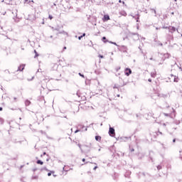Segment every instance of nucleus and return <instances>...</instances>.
Returning <instances> with one entry per match:
<instances>
[{"instance_id":"32","label":"nucleus","mask_w":182,"mask_h":182,"mask_svg":"<svg viewBox=\"0 0 182 182\" xmlns=\"http://www.w3.org/2000/svg\"><path fill=\"white\" fill-rule=\"evenodd\" d=\"M118 97H120V95H117Z\"/></svg>"},{"instance_id":"5","label":"nucleus","mask_w":182,"mask_h":182,"mask_svg":"<svg viewBox=\"0 0 182 182\" xmlns=\"http://www.w3.org/2000/svg\"><path fill=\"white\" fill-rule=\"evenodd\" d=\"M119 15H121V16H127V13L122 10L119 12Z\"/></svg>"},{"instance_id":"18","label":"nucleus","mask_w":182,"mask_h":182,"mask_svg":"<svg viewBox=\"0 0 182 182\" xmlns=\"http://www.w3.org/2000/svg\"><path fill=\"white\" fill-rule=\"evenodd\" d=\"M110 43H112V45H117L116 43H114V42H112V41H109Z\"/></svg>"},{"instance_id":"8","label":"nucleus","mask_w":182,"mask_h":182,"mask_svg":"<svg viewBox=\"0 0 182 182\" xmlns=\"http://www.w3.org/2000/svg\"><path fill=\"white\" fill-rule=\"evenodd\" d=\"M102 40L104 42V43H107V42H109V41L106 39V37H102Z\"/></svg>"},{"instance_id":"25","label":"nucleus","mask_w":182,"mask_h":182,"mask_svg":"<svg viewBox=\"0 0 182 182\" xmlns=\"http://www.w3.org/2000/svg\"><path fill=\"white\" fill-rule=\"evenodd\" d=\"M148 82H151V79L149 78V79L148 80Z\"/></svg>"},{"instance_id":"31","label":"nucleus","mask_w":182,"mask_h":182,"mask_svg":"<svg viewBox=\"0 0 182 182\" xmlns=\"http://www.w3.org/2000/svg\"><path fill=\"white\" fill-rule=\"evenodd\" d=\"M26 2H28V0H25Z\"/></svg>"},{"instance_id":"12","label":"nucleus","mask_w":182,"mask_h":182,"mask_svg":"<svg viewBox=\"0 0 182 182\" xmlns=\"http://www.w3.org/2000/svg\"><path fill=\"white\" fill-rule=\"evenodd\" d=\"M178 80H180V79L178 78V77H174V80H173L174 82H178Z\"/></svg>"},{"instance_id":"33","label":"nucleus","mask_w":182,"mask_h":182,"mask_svg":"<svg viewBox=\"0 0 182 182\" xmlns=\"http://www.w3.org/2000/svg\"><path fill=\"white\" fill-rule=\"evenodd\" d=\"M27 102H28V103H31V102H29V101H28Z\"/></svg>"},{"instance_id":"21","label":"nucleus","mask_w":182,"mask_h":182,"mask_svg":"<svg viewBox=\"0 0 182 182\" xmlns=\"http://www.w3.org/2000/svg\"><path fill=\"white\" fill-rule=\"evenodd\" d=\"M79 129H77L75 132V133H79Z\"/></svg>"},{"instance_id":"13","label":"nucleus","mask_w":182,"mask_h":182,"mask_svg":"<svg viewBox=\"0 0 182 182\" xmlns=\"http://www.w3.org/2000/svg\"><path fill=\"white\" fill-rule=\"evenodd\" d=\"M34 53H36V55L34 56V58H38V56H39V54H38V52H36V50H34Z\"/></svg>"},{"instance_id":"17","label":"nucleus","mask_w":182,"mask_h":182,"mask_svg":"<svg viewBox=\"0 0 182 182\" xmlns=\"http://www.w3.org/2000/svg\"><path fill=\"white\" fill-rule=\"evenodd\" d=\"M119 70H120V67H118V68H116L117 72H119Z\"/></svg>"},{"instance_id":"3","label":"nucleus","mask_w":182,"mask_h":182,"mask_svg":"<svg viewBox=\"0 0 182 182\" xmlns=\"http://www.w3.org/2000/svg\"><path fill=\"white\" fill-rule=\"evenodd\" d=\"M124 74H125L127 76H130V75H132V69H130V68H126L125 70H124Z\"/></svg>"},{"instance_id":"34","label":"nucleus","mask_w":182,"mask_h":182,"mask_svg":"<svg viewBox=\"0 0 182 182\" xmlns=\"http://www.w3.org/2000/svg\"><path fill=\"white\" fill-rule=\"evenodd\" d=\"M79 147H80V144H78Z\"/></svg>"},{"instance_id":"4","label":"nucleus","mask_w":182,"mask_h":182,"mask_svg":"<svg viewBox=\"0 0 182 182\" xmlns=\"http://www.w3.org/2000/svg\"><path fill=\"white\" fill-rule=\"evenodd\" d=\"M103 22H107V21H110V16L109 15L106 14L102 18Z\"/></svg>"},{"instance_id":"35","label":"nucleus","mask_w":182,"mask_h":182,"mask_svg":"<svg viewBox=\"0 0 182 182\" xmlns=\"http://www.w3.org/2000/svg\"><path fill=\"white\" fill-rule=\"evenodd\" d=\"M119 2H122V0H119Z\"/></svg>"},{"instance_id":"22","label":"nucleus","mask_w":182,"mask_h":182,"mask_svg":"<svg viewBox=\"0 0 182 182\" xmlns=\"http://www.w3.org/2000/svg\"><path fill=\"white\" fill-rule=\"evenodd\" d=\"M82 36V38H83V36H86V33H84L82 34V36Z\"/></svg>"},{"instance_id":"27","label":"nucleus","mask_w":182,"mask_h":182,"mask_svg":"<svg viewBox=\"0 0 182 182\" xmlns=\"http://www.w3.org/2000/svg\"><path fill=\"white\" fill-rule=\"evenodd\" d=\"M2 109H3L2 107H0V112H2Z\"/></svg>"},{"instance_id":"9","label":"nucleus","mask_w":182,"mask_h":182,"mask_svg":"<svg viewBox=\"0 0 182 182\" xmlns=\"http://www.w3.org/2000/svg\"><path fill=\"white\" fill-rule=\"evenodd\" d=\"M169 30L172 32H176V27H169Z\"/></svg>"},{"instance_id":"19","label":"nucleus","mask_w":182,"mask_h":182,"mask_svg":"<svg viewBox=\"0 0 182 182\" xmlns=\"http://www.w3.org/2000/svg\"><path fill=\"white\" fill-rule=\"evenodd\" d=\"M82 38H83V36H79V37H78L79 41H80V39H82Z\"/></svg>"},{"instance_id":"1","label":"nucleus","mask_w":182,"mask_h":182,"mask_svg":"<svg viewBox=\"0 0 182 182\" xmlns=\"http://www.w3.org/2000/svg\"><path fill=\"white\" fill-rule=\"evenodd\" d=\"M174 109L173 107H169L166 109V113H164V116L167 117H171V113H174Z\"/></svg>"},{"instance_id":"10","label":"nucleus","mask_w":182,"mask_h":182,"mask_svg":"<svg viewBox=\"0 0 182 182\" xmlns=\"http://www.w3.org/2000/svg\"><path fill=\"white\" fill-rule=\"evenodd\" d=\"M36 163H37V164H41V166L43 165V161H42L41 160H38Z\"/></svg>"},{"instance_id":"24","label":"nucleus","mask_w":182,"mask_h":182,"mask_svg":"<svg viewBox=\"0 0 182 182\" xmlns=\"http://www.w3.org/2000/svg\"><path fill=\"white\" fill-rule=\"evenodd\" d=\"M96 168H97V166H95L93 170H96Z\"/></svg>"},{"instance_id":"28","label":"nucleus","mask_w":182,"mask_h":182,"mask_svg":"<svg viewBox=\"0 0 182 182\" xmlns=\"http://www.w3.org/2000/svg\"><path fill=\"white\" fill-rule=\"evenodd\" d=\"M45 154H46V152H44V153H43V156H45Z\"/></svg>"},{"instance_id":"15","label":"nucleus","mask_w":182,"mask_h":182,"mask_svg":"<svg viewBox=\"0 0 182 182\" xmlns=\"http://www.w3.org/2000/svg\"><path fill=\"white\" fill-rule=\"evenodd\" d=\"M48 18L50 19V21H51V19H53V16H52V15H49Z\"/></svg>"},{"instance_id":"14","label":"nucleus","mask_w":182,"mask_h":182,"mask_svg":"<svg viewBox=\"0 0 182 182\" xmlns=\"http://www.w3.org/2000/svg\"><path fill=\"white\" fill-rule=\"evenodd\" d=\"M0 124H4V120L1 118H0Z\"/></svg>"},{"instance_id":"20","label":"nucleus","mask_w":182,"mask_h":182,"mask_svg":"<svg viewBox=\"0 0 182 182\" xmlns=\"http://www.w3.org/2000/svg\"><path fill=\"white\" fill-rule=\"evenodd\" d=\"M80 76H81L82 77H85V75H82L81 73H79Z\"/></svg>"},{"instance_id":"16","label":"nucleus","mask_w":182,"mask_h":182,"mask_svg":"<svg viewBox=\"0 0 182 182\" xmlns=\"http://www.w3.org/2000/svg\"><path fill=\"white\" fill-rule=\"evenodd\" d=\"M98 58H100V59H103L104 57H103V55H98Z\"/></svg>"},{"instance_id":"6","label":"nucleus","mask_w":182,"mask_h":182,"mask_svg":"<svg viewBox=\"0 0 182 182\" xmlns=\"http://www.w3.org/2000/svg\"><path fill=\"white\" fill-rule=\"evenodd\" d=\"M25 69V65H21L18 67V70H20V72H22V70H23Z\"/></svg>"},{"instance_id":"30","label":"nucleus","mask_w":182,"mask_h":182,"mask_svg":"<svg viewBox=\"0 0 182 182\" xmlns=\"http://www.w3.org/2000/svg\"><path fill=\"white\" fill-rule=\"evenodd\" d=\"M158 168L160 170V168H161V167L160 166V167H158Z\"/></svg>"},{"instance_id":"26","label":"nucleus","mask_w":182,"mask_h":182,"mask_svg":"<svg viewBox=\"0 0 182 182\" xmlns=\"http://www.w3.org/2000/svg\"><path fill=\"white\" fill-rule=\"evenodd\" d=\"M173 143H176V139H174L173 140Z\"/></svg>"},{"instance_id":"11","label":"nucleus","mask_w":182,"mask_h":182,"mask_svg":"<svg viewBox=\"0 0 182 182\" xmlns=\"http://www.w3.org/2000/svg\"><path fill=\"white\" fill-rule=\"evenodd\" d=\"M54 173H55V171H51L50 172H49V173H48V177H50V176H52V174H54Z\"/></svg>"},{"instance_id":"36","label":"nucleus","mask_w":182,"mask_h":182,"mask_svg":"<svg viewBox=\"0 0 182 182\" xmlns=\"http://www.w3.org/2000/svg\"><path fill=\"white\" fill-rule=\"evenodd\" d=\"M122 4H124V1H123Z\"/></svg>"},{"instance_id":"2","label":"nucleus","mask_w":182,"mask_h":182,"mask_svg":"<svg viewBox=\"0 0 182 182\" xmlns=\"http://www.w3.org/2000/svg\"><path fill=\"white\" fill-rule=\"evenodd\" d=\"M109 136H111L112 137H114V136H116V132H114V129L112 127H109Z\"/></svg>"},{"instance_id":"29","label":"nucleus","mask_w":182,"mask_h":182,"mask_svg":"<svg viewBox=\"0 0 182 182\" xmlns=\"http://www.w3.org/2000/svg\"><path fill=\"white\" fill-rule=\"evenodd\" d=\"M158 168L160 170V168H161V167L160 166V167H158Z\"/></svg>"},{"instance_id":"23","label":"nucleus","mask_w":182,"mask_h":182,"mask_svg":"<svg viewBox=\"0 0 182 182\" xmlns=\"http://www.w3.org/2000/svg\"><path fill=\"white\" fill-rule=\"evenodd\" d=\"M82 161H83V163H85V161H86V159H82Z\"/></svg>"},{"instance_id":"7","label":"nucleus","mask_w":182,"mask_h":182,"mask_svg":"<svg viewBox=\"0 0 182 182\" xmlns=\"http://www.w3.org/2000/svg\"><path fill=\"white\" fill-rule=\"evenodd\" d=\"M95 140H96L97 141H100L102 140V136H95Z\"/></svg>"}]
</instances>
